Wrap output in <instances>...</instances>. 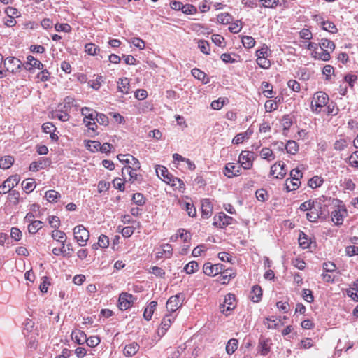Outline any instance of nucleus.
I'll use <instances>...</instances> for the list:
<instances>
[{"label":"nucleus","mask_w":358,"mask_h":358,"mask_svg":"<svg viewBox=\"0 0 358 358\" xmlns=\"http://www.w3.org/2000/svg\"><path fill=\"white\" fill-rule=\"evenodd\" d=\"M329 101L328 95L324 92H316L312 99L310 108L313 113L318 114L321 109L327 106Z\"/></svg>","instance_id":"nucleus-1"},{"label":"nucleus","mask_w":358,"mask_h":358,"mask_svg":"<svg viewBox=\"0 0 358 358\" xmlns=\"http://www.w3.org/2000/svg\"><path fill=\"white\" fill-rule=\"evenodd\" d=\"M291 178L286 180L285 185L287 192L296 190L299 188L301 182L300 178L302 177V173L298 169H292L290 171Z\"/></svg>","instance_id":"nucleus-2"},{"label":"nucleus","mask_w":358,"mask_h":358,"mask_svg":"<svg viewBox=\"0 0 358 358\" xmlns=\"http://www.w3.org/2000/svg\"><path fill=\"white\" fill-rule=\"evenodd\" d=\"M73 235L74 238L80 246L85 245L90 238V232L83 225L81 224L74 227Z\"/></svg>","instance_id":"nucleus-3"},{"label":"nucleus","mask_w":358,"mask_h":358,"mask_svg":"<svg viewBox=\"0 0 358 358\" xmlns=\"http://www.w3.org/2000/svg\"><path fill=\"white\" fill-rule=\"evenodd\" d=\"M20 181V176L17 174L13 175L8 178L3 183L0 185V194H5L10 191L15 187Z\"/></svg>","instance_id":"nucleus-4"},{"label":"nucleus","mask_w":358,"mask_h":358,"mask_svg":"<svg viewBox=\"0 0 358 358\" xmlns=\"http://www.w3.org/2000/svg\"><path fill=\"white\" fill-rule=\"evenodd\" d=\"M185 297L181 293L171 296L166 302V309L171 313L176 312L182 305Z\"/></svg>","instance_id":"nucleus-5"},{"label":"nucleus","mask_w":358,"mask_h":358,"mask_svg":"<svg viewBox=\"0 0 358 358\" xmlns=\"http://www.w3.org/2000/svg\"><path fill=\"white\" fill-rule=\"evenodd\" d=\"M347 215V210L344 205L338 206L331 213V220L337 226L343 224V219Z\"/></svg>","instance_id":"nucleus-6"},{"label":"nucleus","mask_w":358,"mask_h":358,"mask_svg":"<svg viewBox=\"0 0 358 358\" xmlns=\"http://www.w3.org/2000/svg\"><path fill=\"white\" fill-rule=\"evenodd\" d=\"M24 64L22 62L14 57H8L4 61V66L7 71L13 73L19 72Z\"/></svg>","instance_id":"nucleus-7"},{"label":"nucleus","mask_w":358,"mask_h":358,"mask_svg":"<svg viewBox=\"0 0 358 358\" xmlns=\"http://www.w3.org/2000/svg\"><path fill=\"white\" fill-rule=\"evenodd\" d=\"M255 155L252 152L243 150L238 157V162L244 169H250L253 164Z\"/></svg>","instance_id":"nucleus-8"},{"label":"nucleus","mask_w":358,"mask_h":358,"mask_svg":"<svg viewBox=\"0 0 358 358\" xmlns=\"http://www.w3.org/2000/svg\"><path fill=\"white\" fill-rule=\"evenodd\" d=\"M224 266L221 264L213 265L210 262L205 263L203 267V273L207 275H216L222 272Z\"/></svg>","instance_id":"nucleus-9"},{"label":"nucleus","mask_w":358,"mask_h":358,"mask_svg":"<svg viewBox=\"0 0 358 358\" xmlns=\"http://www.w3.org/2000/svg\"><path fill=\"white\" fill-rule=\"evenodd\" d=\"M134 297L131 294L122 292L119 296V308L124 310L130 308L134 302Z\"/></svg>","instance_id":"nucleus-10"},{"label":"nucleus","mask_w":358,"mask_h":358,"mask_svg":"<svg viewBox=\"0 0 358 358\" xmlns=\"http://www.w3.org/2000/svg\"><path fill=\"white\" fill-rule=\"evenodd\" d=\"M322 215V203L320 201H316L314 206L312 207V210L306 214V217L310 222H316L318 218Z\"/></svg>","instance_id":"nucleus-11"},{"label":"nucleus","mask_w":358,"mask_h":358,"mask_svg":"<svg viewBox=\"0 0 358 358\" xmlns=\"http://www.w3.org/2000/svg\"><path fill=\"white\" fill-rule=\"evenodd\" d=\"M233 218L224 213H220L214 217L213 224L216 227L223 228L231 224Z\"/></svg>","instance_id":"nucleus-12"},{"label":"nucleus","mask_w":358,"mask_h":358,"mask_svg":"<svg viewBox=\"0 0 358 358\" xmlns=\"http://www.w3.org/2000/svg\"><path fill=\"white\" fill-rule=\"evenodd\" d=\"M175 318L176 317L173 316L172 314H166L162 320L161 326L157 331L158 334L164 335L166 331L170 327L172 322L174 321Z\"/></svg>","instance_id":"nucleus-13"},{"label":"nucleus","mask_w":358,"mask_h":358,"mask_svg":"<svg viewBox=\"0 0 358 358\" xmlns=\"http://www.w3.org/2000/svg\"><path fill=\"white\" fill-rule=\"evenodd\" d=\"M285 164L282 162H278L271 167V175L274 176L277 172L275 176L277 178H283L286 175V170L285 169Z\"/></svg>","instance_id":"nucleus-14"},{"label":"nucleus","mask_w":358,"mask_h":358,"mask_svg":"<svg viewBox=\"0 0 358 358\" xmlns=\"http://www.w3.org/2000/svg\"><path fill=\"white\" fill-rule=\"evenodd\" d=\"M241 169L239 166H236L234 163H228L225 166L224 173L227 177L231 178L241 174Z\"/></svg>","instance_id":"nucleus-15"},{"label":"nucleus","mask_w":358,"mask_h":358,"mask_svg":"<svg viewBox=\"0 0 358 358\" xmlns=\"http://www.w3.org/2000/svg\"><path fill=\"white\" fill-rule=\"evenodd\" d=\"M24 66L28 71H31L34 68L43 69L44 67L43 64L32 55L27 56V62L24 64Z\"/></svg>","instance_id":"nucleus-16"},{"label":"nucleus","mask_w":358,"mask_h":358,"mask_svg":"<svg viewBox=\"0 0 358 358\" xmlns=\"http://www.w3.org/2000/svg\"><path fill=\"white\" fill-rule=\"evenodd\" d=\"M213 206L208 199H205L201 201V216L207 219L212 215Z\"/></svg>","instance_id":"nucleus-17"},{"label":"nucleus","mask_w":358,"mask_h":358,"mask_svg":"<svg viewBox=\"0 0 358 358\" xmlns=\"http://www.w3.org/2000/svg\"><path fill=\"white\" fill-rule=\"evenodd\" d=\"M235 299L234 295L232 294H228L224 299V304L220 307L221 312L224 314H227V311H230L235 307L234 301Z\"/></svg>","instance_id":"nucleus-18"},{"label":"nucleus","mask_w":358,"mask_h":358,"mask_svg":"<svg viewBox=\"0 0 358 358\" xmlns=\"http://www.w3.org/2000/svg\"><path fill=\"white\" fill-rule=\"evenodd\" d=\"M271 340L270 338H261L259 341V352L262 355H266L270 352Z\"/></svg>","instance_id":"nucleus-19"},{"label":"nucleus","mask_w":358,"mask_h":358,"mask_svg":"<svg viewBox=\"0 0 358 358\" xmlns=\"http://www.w3.org/2000/svg\"><path fill=\"white\" fill-rule=\"evenodd\" d=\"M49 164V161L45 158H40L38 161L33 162L29 166L31 171H38L40 169L46 168Z\"/></svg>","instance_id":"nucleus-20"},{"label":"nucleus","mask_w":358,"mask_h":358,"mask_svg":"<svg viewBox=\"0 0 358 358\" xmlns=\"http://www.w3.org/2000/svg\"><path fill=\"white\" fill-rule=\"evenodd\" d=\"M156 173L157 175L166 183H170V182H171V178L172 175L169 173L168 169L164 166L158 165L156 167Z\"/></svg>","instance_id":"nucleus-21"},{"label":"nucleus","mask_w":358,"mask_h":358,"mask_svg":"<svg viewBox=\"0 0 358 358\" xmlns=\"http://www.w3.org/2000/svg\"><path fill=\"white\" fill-rule=\"evenodd\" d=\"M220 274V281H221L223 285L227 284L230 279L236 276V272L232 268H225V266Z\"/></svg>","instance_id":"nucleus-22"},{"label":"nucleus","mask_w":358,"mask_h":358,"mask_svg":"<svg viewBox=\"0 0 358 358\" xmlns=\"http://www.w3.org/2000/svg\"><path fill=\"white\" fill-rule=\"evenodd\" d=\"M172 246L170 244H164L162 245V251L157 252L156 257L157 259L169 258L172 255Z\"/></svg>","instance_id":"nucleus-23"},{"label":"nucleus","mask_w":358,"mask_h":358,"mask_svg":"<svg viewBox=\"0 0 358 358\" xmlns=\"http://www.w3.org/2000/svg\"><path fill=\"white\" fill-rule=\"evenodd\" d=\"M117 87L120 92L124 94H128L130 90L129 80L127 78H122L117 82Z\"/></svg>","instance_id":"nucleus-24"},{"label":"nucleus","mask_w":358,"mask_h":358,"mask_svg":"<svg viewBox=\"0 0 358 358\" xmlns=\"http://www.w3.org/2000/svg\"><path fill=\"white\" fill-rule=\"evenodd\" d=\"M136 170L131 169L130 165L125 166L122 169V176L126 178V175L129 176V180L134 182L137 180V174L135 173Z\"/></svg>","instance_id":"nucleus-25"},{"label":"nucleus","mask_w":358,"mask_h":358,"mask_svg":"<svg viewBox=\"0 0 358 358\" xmlns=\"http://www.w3.org/2000/svg\"><path fill=\"white\" fill-rule=\"evenodd\" d=\"M139 350V345L137 343L133 342L126 345L124 348V354L125 356L131 357L134 355Z\"/></svg>","instance_id":"nucleus-26"},{"label":"nucleus","mask_w":358,"mask_h":358,"mask_svg":"<svg viewBox=\"0 0 358 358\" xmlns=\"http://www.w3.org/2000/svg\"><path fill=\"white\" fill-rule=\"evenodd\" d=\"M262 288L258 285L253 286L252 291L250 292V299L253 302L257 303L262 299Z\"/></svg>","instance_id":"nucleus-27"},{"label":"nucleus","mask_w":358,"mask_h":358,"mask_svg":"<svg viewBox=\"0 0 358 358\" xmlns=\"http://www.w3.org/2000/svg\"><path fill=\"white\" fill-rule=\"evenodd\" d=\"M157 306V302L155 301H152L150 303L149 306L147 308H145L144 313H143V317L147 321H149L151 320L152 316L153 315L155 310L156 309Z\"/></svg>","instance_id":"nucleus-28"},{"label":"nucleus","mask_w":358,"mask_h":358,"mask_svg":"<svg viewBox=\"0 0 358 358\" xmlns=\"http://www.w3.org/2000/svg\"><path fill=\"white\" fill-rule=\"evenodd\" d=\"M96 111L93 110L92 109L90 108H87V107H84L81 109V113H82V115L84 116V122L85 123H87L88 121H87V120H89V121H91V120H94L95 119V116L94 115H96Z\"/></svg>","instance_id":"nucleus-29"},{"label":"nucleus","mask_w":358,"mask_h":358,"mask_svg":"<svg viewBox=\"0 0 358 358\" xmlns=\"http://www.w3.org/2000/svg\"><path fill=\"white\" fill-rule=\"evenodd\" d=\"M14 163V158L8 155L0 159V168L3 169H9Z\"/></svg>","instance_id":"nucleus-30"},{"label":"nucleus","mask_w":358,"mask_h":358,"mask_svg":"<svg viewBox=\"0 0 358 358\" xmlns=\"http://www.w3.org/2000/svg\"><path fill=\"white\" fill-rule=\"evenodd\" d=\"M71 336H73V339H75L76 343L79 345H82L86 341L87 336L84 331H73Z\"/></svg>","instance_id":"nucleus-31"},{"label":"nucleus","mask_w":358,"mask_h":358,"mask_svg":"<svg viewBox=\"0 0 358 358\" xmlns=\"http://www.w3.org/2000/svg\"><path fill=\"white\" fill-rule=\"evenodd\" d=\"M85 51L90 55L95 56L100 52V48L95 44L90 43L85 45Z\"/></svg>","instance_id":"nucleus-32"},{"label":"nucleus","mask_w":358,"mask_h":358,"mask_svg":"<svg viewBox=\"0 0 358 358\" xmlns=\"http://www.w3.org/2000/svg\"><path fill=\"white\" fill-rule=\"evenodd\" d=\"M85 146L87 149L92 152H96L99 150L100 148V142L92 140H85Z\"/></svg>","instance_id":"nucleus-33"},{"label":"nucleus","mask_w":358,"mask_h":358,"mask_svg":"<svg viewBox=\"0 0 358 358\" xmlns=\"http://www.w3.org/2000/svg\"><path fill=\"white\" fill-rule=\"evenodd\" d=\"M238 348V340L235 338L230 339L226 345V352L229 355L233 354Z\"/></svg>","instance_id":"nucleus-34"},{"label":"nucleus","mask_w":358,"mask_h":358,"mask_svg":"<svg viewBox=\"0 0 358 358\" xmlns=\"http://www.w3.org/2000/svg\"><path fill=\"white\" fill-rule=\"evenodd\" d=\"M324 180L318 176H315L308 180V185L312 189L320 187L323 184Z\"/></svg>","instance_id":"nucleus-35"},{"label":"nucleus","mask_w":358,"mask_h":358,"mask_svg":"<svg viewBox=\"0 0 358 358\" xmlns=\"http://www.w3.org/2000/svg\"><path fill=\"white\" fill-rule=\"evenodd\" d=\"M22 187L24 190L31 192L34 189L36 182L34 179H27L22 182Z\"/></svg>","instance_id":"nucleus-36"},{"label":"nucleus","mask_w":358,"mask_h":358,"mask_svg":"<svg viewBox=\"0 0 358 358\" xmlns=\"http://www.w3.org/2000/svg\"><path fill=\"white\" fill-rule=\"evenodd\" d=\"M43 227V222L40 220H35L28 226V231L30 234H36Z\"/></svg>","instance_id":"nucleus-37"},{"label":"nucleus","mask_w":358,"mask_h":358,"mask_svg":"<svg viewBox=\"0 0 358 358\" xmlns=\"http://www.w3.org/2000/svg\"><path fill=\"white\" fill-rule=\"evenodd\" d=\"M232 16L228 13H221L217 15V21L222 24H228L232 21Z\"/></svg>","instance_id":"nucleus-38"},{"label":"nucleus","mask_w":358,"mask_h":358,"mask_svg":"<svg viewBox=\"0 0 358 358\" xmlns=\"http://www.w3.org/2000/svg\"><path fill=\"white\" fill-rule=\"evenodd\" d=\"M192 74L195 78L202 80L204 83H207L208 82V78L205 81V78L207 77L206 74L199 69H193L192 70Z\"/></svg>","instance_id":"nucleus-39"},{"label":"nucleus","mask_w":358,"mask_h":358,"mask_svg":"<svg viewBox=\"0 0 358 358\" xmlns=\"http://www.w3.org/2000/svg\"><path fill=\"white\" fill-rule=\"evenodd\" d=\"M285 149L287 152L289 154L294 155L299 150V147L296 141H288L285 145Z\"/></svg>","instance_id":"nucleus-40"},{"label":"nucleus","mask_w":358,"mask_h":358,"mask_svg":"<svg viewBox=\"0 0 358 358\" xmlns=\"http://www.w3.org/2000/svg\"><path fill=\"white\" fill-rule=\"evenodd\" d=\"M45 196L49 202H56L60 197V194L55 190H49L45 192Z\"/></svg>","instance_id":"nucleus-41"},{"label":"nucleus","mask_w":358,"mask_h":358,"mask_svg":"<svg viewBox=\"0 0 358 358\" xmlns=\"http://www.w3.org/2000/svg\"><path fill=\"white\" fill-rule=\"evenodd\" d=\"M52 238L58 242H66V235L64 231L55 230L52 233Z\"/></svg>","instance_id":"nucleus-42"},{"label":"nucleus","mask_w":358,"mask_h":358,"mask_svg":"<svg viewBox=\"0 0 358 358\" xmlns=\"http://www.w3.org/2000/svg\"><path fill=\"white\" fill-rule=\"evenodd\" d=\"M199 269V264L195 261H192L189 262L184 268L185 271L188 273H194Z\"/></svg>","instance_id":"nucleus-43"},{"label":"nucleus","mask_w":358,"mask_h":358,"mask_svg":"<svg viewBox=\"0 0 358 358\" xmlns=\"http://www.w3.org/2000/svg\"><path fill=\"white\" fill-rule=\"evenodd\" d=\"M299 243L302 248L306 249L310 247V241H309L308 236L302 232L299 235Z\"/></svg>","instance_id":"nucleus-44"},{"label":"nucleus","mask_w":358,"mask_h":358,"mask_svg":"<svg viewBox=\"0 0 358 358\" xmlns=\"http://www.w3.org/2000/svg\"><path fill=\"white\" fill-rule=\"evenodd\" d=\"M265 110L271 113L278 109V101L274 100H268L264 104Z\"/></svg>","instance_id":"nucleus-45"},{"label":"nucleus","mask_w":358,"mask_h":358,"mask_svg":"<svg viewBox=\"0 0 358 358\" xmlns=\"http://www.w3.org/2000/svg\"><path fill=\"white\" fill-rule=\"evenodd\" d=\"M322 29L325 31H327L331 34L336 33L338 29L336 27V25L329 21L322 22Z\"/></svg>","instance_id":"nucleus-46"},{"label":"nucleus","mask_w":358,"mask_h":358,"mask_svg":"<svg viewBox=\"0 0 358 358\" xmlns=\"http://www.w3.org/2000/svg\"><path fill=\"white\" fill-rule=\"evenodd\" d=\"M320 48L322 50L329 49L331 50H334L335 48V44L333 41L328 40L327 38H322L321 40V43H320Z\"/></svg>","instance_id":"nucleus-47"},{"label":"nucleus","mask_w":358,"mask_h":358,"mask_svg":"<svg viewBox=\"0 0 358 358\" xmlns=\"http://www.w3.org/2000/svg\"><path fill=\"white\" fill-rule=\"evenodd\" d=\"M198 47L203 53L206 55L210 54V45L207 41L199 40L198 41Z\"/></svg>","instance_id":"nucleus-48"},{"label":"nucleus","mask_w":358,"mask_h":358,"mask_svg":"<svg viewBox=\"0 0 358 358\" xmlns=\"http://www.w3.org/2000/svg\"><path fill=\"white\" fill-rule=\"evenodd\" d=\"M260 155L263 159H268V161L274 159L273 151L268 148H262Z\"/></svg>","instance_id":"nucleus-49"},{"label":"nucleus","mask_w":358,"mask_h":358,"mask_svg":"<svg viewBox=\"0 0 358 358\" xmlns=\"http://www.w3.org/2000/svg\"><path fill=\"white\" fill-rule=\"evenodd\" d=\"M242 43L245 48H251L255 44V41L252 36H244L242 38Z\"/></svg>","instance_id":"nucleus-50"},{"label":"nucleus","mask_w":358,"mask_h":358,"mask_svg":"<svg viewBox=\"0 0 358 358\" xmlns=\"http://www.w3.org/2000/svg\"><path fill=\"white\" fill-rule=\"evenodd\" d=\"M257 63L261 68L265 69H267L271 66V62L267 59V57H257Z\"/></svg>","instance_id":"nucleus-51"},{"label":"nucleus","mask_w":358,"mask_h":358,"mask_svg":"<svg viewBox=\"0 0 358 358\" xmlns=\"http://www.w3.org/2000/svg\"><path fill=\"white\" fill-rule=\"evenodd\" d=\"M132 201L138 206H143L145 203V199L141 193L134 194L132 196Z\"/></svg>","instance_id":"nucleus-52"},{"label":"nucleus","mask_w":358,"mask_h":358,"mask_svg":"<svg viewBox=\"0 0 358 358\" xmlns=\"http://www.w3.org/2000/svg\"><path fill=\"white\" fill-rule=\"evenodd\" d=\"M256 198L259 201H265L268 199V195L267 192L264 189H260L255 192Z\"/></svg>","instance_id":"nucleus-53"},{"label":"nucleus","mask_w":358,"mask_h":358,"mask_svg":"<svg viewBox=\"0 0 358 358\" xmlns=\"http://www.w3.org/2000/svg\"><path fill=\"white\" fill-rule=\"evenodd\" d=\"M100 338L97 336H90V338H86L85 343L87 345L91 348H94L97 346L100 343Z\"/></svg>","instance_id":"nucleus-54"},{"label":"nucleus","mask_w":358,"mask_h":358,"mask_svg":"<svg viewBox=\"0 0 358 358\" xmlns=\"http://www.w3.org/2000/svg\"><path fill=\"white\" fill-rule=\"evenodd\" d=\"M95 119L96 120V122L101 125L106 126L109 122L108 117L103 113H98L96 112Z\"/></svg>","instance_id":"nucleus-55"},{"label":"nucleus","mask_w":358,"mask_h":358,"mask_svg":"<svg viewBox=\"0 0 358 358\" xmlns=\"http://www.w3.org/2000/svg\"><path fill=\"white\" fill-rule=\"evenodd\" d=\"M22 231L17 227H12L10 229V237L16 241H18L22 238Z\"/></svg>","instance_id":"nucleus-56"},{"label":"nucleus","mask_w":358,"mask_h":358,"mask_svg":"<svg viewBox=\"0 0 358 358\" xmlns=\"http://www.w3.org/2000/svg\"><path fill=\"white\" fill-rule=\"evenodd\" d=\"M55 29L57 31H64L66 33H69L71 31V27L69 24H56L55 25Z\"/></svg>","instance_id":"nucleus-57"},{"label":"nucleus","mask_w":358,"mask_h":358,"mask_svg":"<svg viewBox=\"0 0 358 358\" xmlns=\"http://www.w3.org/2000/svg\"><path fill=\"white\" fill-rule=\"evenodd\" d=\"M314 57L327 62L330 59V54L327 50H322L321 52H316Z\"/></svg>","instance_id":"nucleus-58"},{"label":"nucleus","mask_w":358,"mask_h":358,"mask_svg":"<svg viewBox=\"0 0 358 358\" xmlns=\"http://www.w3.org/2000/svg\"><path fill=\"white\" fill-rule=\"evenodd\" d=\"M316 201L308 200L300 205L299 209L302 211H310L312 210V207L314 206Z\"/></svg>","instance_id":"nucleus-59"},{"label":"nucleus","mask_w":358,"mask_h":358,"mask_svg":"<svg viewBox=\"0 0 358 358\" xmlns=\"http://www.w3.org/2000/svg\"><path fill=\"white\" fill-rule=\"evenodd\" d=\"M264 8H273L276 7L279 3V0H260Z\"/></svg>","instance_id":"nucleus-60"},{"label":"nucleus","mask_w":358,"mask_h":358,"mask_svg":"<svg viewBox=\"0 0 358 358\" xmlns=\"http://www.w3.org/2000/svg\"><path fill=\"white\" fill-rule=\"evenodd\" d=\"M338 108L335 103H331L327 106V114L329 115L334 116L338 114Z\"/></svg>","instance_id":"nucleus-61"},{"label":"nucleus","mask_w":358,"mask_h":358,"mask_svg":"<svg viewBox=\"0 0 358 358\" xmlns=\"http://www.w3.org/2000/svg\"><path fill=\"white\" fill-rule=\"evenodd\" d=\"M20 193L16 190H13L9 192L8 199L10 201L13 202L14 204H17L20 199Z\"/></svg>","instance_id":"nucleus-62"},{"label":"nucleus","mask_w":358,"mask_h":358,"mask_svg":"<svg viewBox=\"0 0 358 358\" xmlns=\"http://www.w3.org/2000/svg\"><path fill=\"white\" fill-rule=\"evenodd\" d=\"M55 117L59 119V120L62 122L68 121L69 119V115L66 112L64 111H55L54 113Z\"/></svg>","instance_id":"nucleus-63"},{"label":"nucleus","mask_w":358,"mask_h":358,"mask_svg":"<svg viewBox=\"0 0 358 358\" xmlns=\"http://www.w3.org/2000/svg\"><path fill=\"white\" fill-rule=\"evenodd\" d=\"M349 164L355 168H358V151L354 152L349 157Z\"/></svg>","instance_id":"nucleus-64"}]
</instances>
